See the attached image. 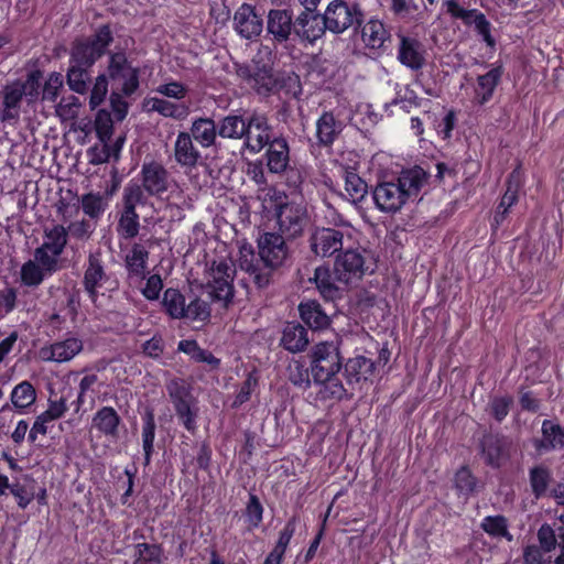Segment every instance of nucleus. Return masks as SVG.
<instances>
[{"mask_svg":"<svg viewBox=\"0 0 564 564\" xmlns=\"http://www.w3.org/2000/svg\"><path fill=\"white\" fill-rule=\"evenodd\" d=\"M80 205L86 216L91 219H97L105 213L108 200L105 195L90 192L82 196Z\"/></svg>","mask_w":564,"mask_h":564,"instance_id":"4c0bfd02","label":"nucleus"},{"mask_svg":"<svg viewBox=\"0 0 564 564\" xmlns=\"http://www.w3.org/2000/svg\"><path fill=\"white\" fill-rule=\"evenodd\" d=\"M36 400V392L32 383L22 381L11 392V402L15 409H26Z\"/></svg>","mask_w":564,"mask_h":564,"instance_id":"ea45409f","label":"nucleus"},{"mask_svg":"<svg viewBox=\"0 0 564 564\" xmlns=\"http://www.w3.org/2000/svg\"><path fill=\"white\" fill-rule=\"evenodd\" d=\"M95 128L98 139L101 143H107L112 133V122L110 115L106 111H99L96 117Z\"/></svg>","mask_w":564,"mask_h":564,"instance_id":"052dcab7","label":"nucleus"},{"mask_svg":"<svg viewBox=\"0 0 564 564\" xmlns=\"http://www.w3.org/2000/svg\"><path fill=\"white\" fill-rule=\"evenodd\" d=\"M394 105H399L402 109L409 111L413 107L420 106L416 93L409 86H404L397 91L393 99Z\"/></svg>","mask_w":564,"mask_h":564,"instance_id":"e2e57ef3","label":"nucleus"},{"mask_svg":"<svg viewBox=\"0 0 564 564\" xmlns=\"http://www.w3.org/2000/svg\"><path fill=\"white\" fill-rule=\"evenodd\" d=\"M551 481L550 471L542 466H538L530 471V484L536 497L545 495Z\"/></svg>","mask_w":564,"mask_h":564,"instance_id":"09e8293b","label":"nucleus"},{"mask_svg":"<svg viewBox=\"0 0 564 564\" xmlns=\"http://www.w3.org/2000/svg\"><path fill=\"white\" fill-rule=\"evenodd\" d=\"M40 83L41 73L33 70L28 74L24 80H14L7 84L1 93L2 107L0 109V120L6 123H17L20 118L23 100L29 105L37 100Z\"/></svg>","mask_w":564,"mask_h":564,"instance_id":"20e7f679","label":"nucleus"},{"mask_svg":"<svg viewBox=\"0 0 564 564\" xmlns=\"http://www.w3.org/2000/svg\"><path fill=\"white\" fill-rule=\"evenodd\" d=\"M118 230L124 238H133L139 232V217L135 210H126L119 219Z\"/></svg>","mask_w":564,"mask_h":564,"instance_id":"864d4df0","label":"nucleus"},{"mask_svg":"<svg viewBox=\"0 0 564 564\" xmlns=\"http://www.w3.org/2000/svg\"><path fill=\"white\" fill-rule=\"evenodd\" d=\"M108 94V77L106 74H100L96 77L93 89L90 91L89 105L95 109L102 104Z\"/></svg>","mask_w":564,"mask_h":564,"instance_id":"4d7b16f0","label":"nucleus"},{"mask_svg":"<svg viewBox=\"0 0 564 564\" xmlns=\"http://www.w3.org/2000/svg\"><path fill=\"white\" fill-rule=\"evenodd\" d=\"M263 508L256 496H251L247 505L246 517L250 528H257L262 521Z\"/></svg>","mask_w":564,"mask_h":564,"instance_id":"338daca9","label":"nucleus"},{"mask_svg":"<svg viewBox=\"0 0 564 564\" xmlns=\"http://www.w3.org/2000/svg\"><path fill=\"white\" fill-rule=\"evenodd\" d=\"M53 422L54 420L48 417L45 412L37 415L29 432V441L33 443L37 440L39 435H45L53 425Z\"/></svg>","mask_w":564,"mask_h":564,"instance_id":"69168bd1","label":"nucleus"},{"mask_svg":"<svg viewBox=\"0 0 564 564\" xmlns=\"http://www.w3.org/2000/svg\"><path fill=\"white\" fill-rule=\"evenodd\" d=\"M178 350L188 355L192 359L198 362H206L216 367L219 360L215 358L209 351L202 349L195 340H181L178 343Z\"/></svg>","mask_w":564,"mask_h":564,"instance_id":"37998d69","label":"nucleus"},{"mask_svg":"<svg viewBox=\"0 0 564 564\" xmlns=\"http://www.w3.org/2000/svg\"><path fill=\"white\" fill-rule=\"evenodd\" d=\"M108 76L115 90L126 96L132 95L139 87V69L131 65L126 54L113 53L109 56Z\"/></svg>","mask_w":564,"mask_h":564,"instance_id":"0eeeda50","label":"nucleus"},{"mask_svg":"<svg viewBox=\"0 0 564 564\" xmlns=\"http://www.w3.org/2000/svg\"><path fill=\"white\" fill-rule=\"evenodd\" d=\"M426 180L425 171L415 166L401 172L394 181L379 183L372 192L376 207L388 214L399 212L410 199L417 197Z\"/></svg>","mask_w":564,"mask_h":564,"instance_id":"7ed1b4c3","label":"nucleus"},{"mask_svg":"<svg viewBox=\"0 0 564 564\" xmlns=\"http://www.w3.org/2000/svg\"><path fill=\"white\" fill-rule=\"evenodd\" d=\"M142 186L150 195H160L169 187V174L165 167L158 162L142 165Z\"/></svg>","mask_w":564,"mask_h":564,"instance_id":"6ab92c4d","label":"nucleus"},{"mask_svg":"<svg viewBox=\"0 0 564 564\" xmlns=\"http://www.w3.org/2000/svg\"><path fill=\"white\" fill-rule=\"evenodd\" d=\"M326 29L324 15L321 17L314 11L302 12L295 21L296 34L311 43L322 37Z\"/></svg>","mask_w":564,"mask_h":564,"instance_id":"412c9836","label":"nucleus"},{"mask_svg":"<svg viewBox=\"0 0 564 564\" xmlns=\"http://www.w3.org/2000/svg\"><path fill=\"white\" fill-rule=\"evenodd\" d=\"M63 76L59 73H52L48 75L44 88H43V99L54 101L59 93V89L63 87Z\"/></svg>","mask_w":564,"mask_h":564,"instance_id":"0e129e2a","label":"nucleus"},{"mask_svg":"<svg viewBox=\"0 0 564 564\" xmlns=\"http://www.w3.org/2000/svg\"><path fill=\"white\" fill-rule=\"evenodd\" d=\"M238 263L247 272L254 273L257 271L258 259L250 245L245 243L239 247Z\"/></svg>","mask_w":564,"mask_h":564,"instance_id":"13d9d810","label":"nucleus"},{"mask_svg":"<svg viewBox=\"0 0 564 564\" xmlns=\"http://www.w3.org/2000/svg\"><path fill=\"white\" fill-rule=\"evenodd\" d=\"M295 29L293 13L288 9H272L267 15V31L274 41L282 43L289 40Z\"/></svg>","mask_w":564,"mask_h":564,"instance_id":"a211bd4d","label":"nucleus"},{"mask_svg":"<svg viewBox=\"0 0 564 564\" xmlns=\"http://www.w3.org/2000/svg\"><path fill=\"white\" fill-rule=\"evenodd\" d=\"M57 270L58 268L34 252L33 258L24 262L20 269L21 283L29 288H36Z\"/></svg>","mask_w":564,"mask_h":564,"instance_id":"dca6fc26","label":"nucleus"},{"mask_svg":"<svg viewBox=\"0 0 564 564\" xmlns=\"http://www.w3.org/2000/svg\"><path fill=\"white\" fill-rule=\"evenodd\" d=\"M360 12L355 6L341 0L332 1L324 13L327 30L333 33H343L359 22Z\"/></svg>","mask_w":564,"mask_h":564,"instance_id":"1a4fd4ad","label":"nucleus"},{"mask_svg":"<svg viewBox=\"0 0 564 564\" xmlns=\"http://www.w3.org/2000/svg\"><path fill=\"white\" fill-rule=\"evenodd\" d=\"M513 178L514 175L511 176V180L508 183L507 191L503 194L501 202L497 208L495 216L496 224H500L505 219L509 208H511L518 200L519 181L517 180L513 182Z\"/></svg>","mask_w":564,"mask_h":564,"instance_id":"c03bdc74","label":"nucleus"},{"mask_svg":"<svg viewBox=\"0 0 564 564\" xmlns=\"http://www.w3.org/2000/svg\"><path fill=\"white\" fill-rule=\"evenodd\" d=\"M162 553L158 545L138 544L134 564H161Z\"/></svg>","mask_w":564,"mask_h":564,"instance_id":"603ef678","label":"nucleus"},{"mask_svg":"<svg viewBox=\"0 0 564 564\" xmlns=\"http://www.w3.org/2000/svg\"><path fill=\"white\" fill-rule=\"evenodd\" d=\"M68 241L67 229L62 225H54L46 228L43 234V242L34 252L41 259L52 263L59 269V257Z\"/></svg>","mask_w":564,"mask_h":564,"instance_id":"6e6552de","label":"nucleus"},{"mask_svg":"<svg viewBox=\"0 0 564 564\" xmlns=\"http://www.w3.org/2000/svg\"><path fill=\"white\" fill-rule=\"evenodd\" d=\"M236 269L231 260L213 261L207 272L206 290L210 297L223 302L225 306L232 300Z\"/></svg>","mask_w":564,"mask_h":564,"instance_id":"423d86ee","label":"nucleus"},{"mask_svg":"<svg viewBox=\"0 0 564 564\" xmlns=\"http://www.w3.org/2000/svg\"><path fill=\"white\" fill-rule=\"evenodd\" d=\"M155 91L164 97L175 99L177 101L184 99L187 95V88L180 82H170L161 84Z\"/></svg>","mask_w":564,"mask_h":564,"instance_id":"680f3d73","label":"nucleus"},{"mask_svg":"<svg viewBox=\"0 0 564 564\" xmlns=\"http://www.w3.org/2000/svg\"><path fill=\"white\" fill-rule=\"evenodd\" d=\"M388 39V32L379 20H369L362 28V41L371 48H380Z\"/></svg>","mask_w":564,"mask_h":564,"instance_id":"c9c22d12","label":"nucleus"},{"mask_svg":"<svg viewBox=\"0 0 564 564\" xmlns=\"http://www.w3.org/2000/svg\"><path fill=\"white\" fill-rule=\"evenodd\" d=\"M345 191L351 202L364 198L367 184L352 171L345 172Z\"/></svg>","mask_w":564,"mask_h":564,"instance_id":"a18cd8bd","label":"nucleus"},{"mask_svg":"<svg viewBox=\"0 0 564 564\" xmlns=\"http://www.w3.org/2000/svg\"><path fill=\"white\" fill-rule=\"evenodd\" d=\"M262 20L256 13L254 7L242 3L235 12L234 29L243 39L252 40L262 32Z\"/></svg>","mask_w":564,"mask_h":564,"instance_id":"ddd939ff","label":"nucleus"},{"mask_svg":"<svg viewBox=\"0 0 564 564\" xmlns=\"http://www.w3.org/2000/svg\"><path fill=\"white\" fill-rule=\"evenodd\" d=\"M174 409L188 431L196 427V410L193 409V398L173 403Z\"/></svg>","mask_w":564,"mask_h":564,"instance_id":"8fccbe9b","label":"nucleus"},{"mask_svg":"<svg viewBox=\"0 0 564 564\" xmlns=\"http://www.w3.org/2000/svg\"><path fill=\"white\" fill-rule=\"evenodd\" d=\"M259 256L265 265L276 268L288 258V248L281 235L265 232L258 240Z\"/></svg>","mask_w":564,"mask_h":564,"instance_id":"f8f14e48","label":"nucleus"},{"mask_svg":"<svg viewBox=\"0 0 564 564\" xmlns=\"http://www.w3.org/2000/svg\"><path fill=\"white\" fill-rule=\"evenodd\" d=\"M289 145L282 138L273 139L267 151V165L272 173H282L289 165Z\"/></svg>","mask_w":564,"mask_h":564,"instance_id":"c756f323","label":"nucleus"},{"mask_svg":"<svg viewBox=\"0 0 564 564\" xmlns=\"http://www.w3.org/2000/svg\"><path fill=\"white\" fill-rule=\"evenodd\" d=\"M345 377L349 386H358L371 381L375 362L365 356L349 358L344 365Z\"/></svg>","mask_w":564,"mask_h":564,"instance_id":"4be33fe9","label":"nucleus"},{"mask_svg":"<svg viewBox=\"0 0 564 564\" xmlns=\"http://www.w3.org/2000/svg\"><path fill=\"white\" fill-rule=\"evenodd\" d=\"M443 7L452 18L460 19L466 25H474L477 33L489 45L494 46L495 41L490 34V23L485 14L476 9H464L457 0H443Z\"/></svg>","mask_w":564,"mask_h":564,"instance_id":"9d476101","label":"nucleus"},{"mask_svg":"<svg viewBox=\"0 0 564 564\" xmlns=\"http://www.w3.org/2000/svg\"><path fill=\"white\" fill-rule=\"evenodd\" d=\"M310 281L314 282L318 292L326 301H335L341 296V289L337 284V279L327 265H319L315 269L313 278Z\"/></svg>","mask_w":564,"mask_h":564,"instance_id":"a878e982","label":"nucleus"},{"mask_svg":"<svg viewBox=\"0 0 564 564\" xmlns=\"http://www.w3.org/2000/svg\"><path fill=\"white\" fill-rule=\"evenodd\" d=\"M295 525L292 521L285 524L280 532L278 542L273 550L269 553L263 564H281L286 547L294 534Z\"/></svg>","mask_w":564,"mask_h":564,"instance_id":"58836bf2","label":"nucleus"},{"mask_svg":"<svg viewBox=\"0 0 564 564\" xmlns=\"http://www.w3.org/2000/svg\"><path fill=\"white\" fill-rule=\"evenodd\" d=\"M344 124L334 113L325 111L316 121V138L323 145H330L343 131Z\"/></svg>","mask_w":564,"mask_h":564,"instance_id":"cd10ccee","label":"nucleus"},{"mask_svg":"<svg viewBox=\"0 0 564 564\" xmlns=\"http://www.w3.org/2000/svg\"><path fill=\"white\" fill-rule=\"evenodd\" d=\"M148 111L158 112L163 117L176 120L185 119L189 113V108L183 102H175L160 97H148L143 101Z\"/></svg>","mask_w":564,"mask_h":564,"instance_id":"393cba45","label":"nucleus"},{"mask_svg":"<svg viewBox=\"0 0 564 564\" xmlns=\"http://www.w3.org/2000/svg\"><path fill=\"white\" fill-rule=\"evenodd\" d=\"M340 369L341 360L337 345L324 341L313 347L311 372L317 389V401L333 403L346 398L347 391L338 377Z\"/></svg>","mask_w":564,"mask_h":564,"instance_id":"f257e3e1","label":"nucleus"},{"mask_svg":"<svg viewBox=\"0 0 564 564\" xmlns=\"http://www.w3.org/2000/svg\"><path fill=\"white\" fill-rule=\"evenodd\" d=\"M398 59L402 65L413 70L422 68L425 64V50L423 44L414 37L400 36Z\"/></svg>","mask_w":564,"mask_h":564,"instance_id":"aec40b11","label":"nucleus"},{"mask_svg":"<svg viewBox=\"0 0 564 564\" xmlns=\"http://www.w3.org/2000/svg\"><path fill=\"white\" fill-rule=\"evenodd\" d=\"M162 304L172 318H183L185 314V299L180 291L167 289L164 292Z\"/></svg>","mask_w":564,"mask_h":564,"instance_id":"a19ab883","label":"nucleus"},{"mask_svg":"<svg viewBox=\"0 0 564 564\" xmlns=\"http://www.w3.org/2000/svg\"><path fill=\"white\" fill-rule=\"evenodd\" d=\"M210 315V308L205 301L196 299L185 307L183 318L192 322H205Z\"/></svg>","mask_w":564,"mask_h":564,"instance_id":"6e6d98bb","label":"nucleus"},{"mask_svg":"<svg viewBox=\"0 0 564 564\" xmlns=\"http://www.w3.org/2000/svg\"><path fill=\"white\" fill-rule=\"evenodd\" d=\"M200 158L192 137L187 132H180L174 143V159L183 167H194Z\"/></svg>","mask_w":564,"mask_h":564,"instance_id":"bb28decb","label":"nucleus"},{"mask_svg":"<svg viewBox=\"0 0 564 564\" xmlns=\"http://www.w3.org/2000/svg\"><path fill=\"white\" fill-rule=\"evenodd\" d=\"M482 455L491 466H499L505 458V443L501 438L487 435L481 441Z\"/></svg>","mask_w":564,"mask_h":564,"instance_id":"e433bc0d","label":"nucleus"},{"mask_svg":"<svg viewBox=\"0 0 564 564\" xmlns=\"http://www.w3.org/2000/svg\"><path fill=\"white\" fill-rule=\"evenodd\" d=\"M80 102L77 97L63 98L56 106L55 112L63 121H70L77 118Z\"/></svg>","mask_w":564,"mask_h":564,"instance_id":"5fc2aeb1","label":"nucleus"},{"mask_svg":"<svg viewBox=\"0 0 564 564\" xmlns=\"http://www.w3.org/2000/svg\"><path fill=\"white\" fill-rule=\"evenodd\" d=\"M455 487L464 495H468L475 490L476 480L467 467H462L455 474Z\"/></svg>","mask_w":564,"mask_h":564,"instance_id":"bf43d9fd","label":"nucleus"},{"mask_svg":"<svg viewBox=\"0 0 564 564\" xmlns=\"http://www.w3.org/2000/svg\"><path fill=\"white\" fill-rule=\"evenodd\" d=\"M299 310L301 318L311 328L322 329L329 324L328 316L322 311L321 305L315 301L301 303Z\"/></svg>","mask_w":564,"mask_h":564,"instance_id":"f704fd0d","label":"nucleus"},{"mask_svg":"<svg viewBox=\"0 0 564 564\" xmlns=\"http://www.w3.org/2000/svg\"><path fill=\"white\" fill-rule=\"evenodd\" d=\"M278 224L282 232L289 237H296L306 225V212L300 205L285 204L278 213Z\"/></svg>","mask_w":564,"mask_h":564,"instance_id":"f3484780","label":"nucleus"},{"mask_svg":"<svg viewBox=\"0 0 564 564\" xmlns=\"http://www.w3.org/2000/svg\"><path fill=\"white\" fill-rule=\"evenodd\" d=\"M377 259L372 251L365 248H348L338 253L334 271L338 282L354 284L365 275L375 272Z\"/></svg>","mask_w":564,"mask_h":564,"instance_id":"39448f33","label":"nucleus"},{"mask_svg":"<svg viewBox=\"0 0 564 564\" xmlns=\"http://www.w3.org/2000/svg\"><path fill=\"white\" fill-rule=\"evenodd\" d=\"M502 76L501 66H495L486 74L477 77L475 87V101L479 105L488 102Z\"/></svg>","mask_w":564,"mask_h":564,"instance_id":"c85d7f7f","label":"nucleus"},{"mask_svg":"<svg viewBox=\"0 0 564 564\" xmlns=\"http://www.w3.org/2000/svg\"><path fill=\"white\" fill-rule=\"evenodd\" d=\"M238 76L259 94L270 91L274 87V78L270 69L254 66H240Z\"/></svg>","mask_w":564,"mask_h":564,"instance_id":"5701e85b","label":"nucleus"},{"mask_svg":"<svg viewBox=\"0 0 564 564\" xmlns=\"http://www.w3.org/2000/svg\"><path fill=\"white\" fill-rule=\"evenodd\" d=\"M112 41L108 26L100 28L91 39L77 40L72 48L67 84L77 94H86L90 80L89 68L105 53Z\"/></svg>","mask_w":564,"mask_h":564,"instance_id":"f03ea898","label":"nucleus"},{"mask_svg":"<svg viewBox=\"0 0 564 564\" xmlns=\"http://www.w3.org/2000/svg\"><path fill=\"white\" fill-rule=\"evenodd\" d=\"M84 348L83 339L72 335L63 340L53 343L41 349V357L44 360L66 362L76 357Z\"/></svg>","mask_w":564,"mask_h":564,"instance_id":"4468645a","label":"nucleus"},{"mask_svg":"<svg viewBox=\"0 0 564 564\" xmlns=\"http://www.w3.org/2000/svg\"><path fill=\"white\" fill-rule=\"evenodd\" d=\"M535 446L540 452L564 449V429L545 420L542 424V437L536 441Z\"/></svg>","mask_w":564,"mask_h":564,"instance_id":"7c9ffc66","label":"nucleus"},{"mask_svg":"<svg viewBox=\"0 0 564 564\" xmlns=\"http://www.w3.org/2000/svg\"><path fill=\"white\" fill-rule=\"evenodd\" d=\"M344 246V234L334 228H316L310 237L311 251L316 257H330Z\"/></svg>","mask_w":564,"mask_h":564,"instance_id":"9b49d317","label":"nucleus"},{"mask_svg":"<svg viewBox=\"0 0 564 564\" xmlns=\"http://www.w3.org/2000/svg\"><path fill=\"white\" fill-rule=\"evenodd\" d=\"M155 436V421L152 412H147L143 417L142 443L145 456V464H149L150 456L153 451V442Z\"/></svg>","mask_w":564,"mask_h":564,"instance_id":"de8ad7c7","label":"nucleus"},{"mask_svg":"<svg viewBox=\"0 0 564 564\" xmlns=\"http://www.w3.org/2000/svg\"><path fill=\"white\" fill-rule=\"evenodd\" d=\"M481 528L492 536H505L509 541L512 540V535L509 534L507 529V520L501 516L486 517L481 522Z\"/></svg>","mask_w":564,"mask_h":564,"instance_id":"3c124183","label":"nucleus"},{"mask_svg":"<svg viewBox=\"0 0 564 564\" xmlns=\"http://www.w3.org/2000/svg\"><path fill=\"white\" fill-rule=\"evenodd\" d=\"M246 123L239 116H227L221 120L218 133L223 138L240 139L246 133Z\"/></svg>","mask_w":564,"mask_h":564,"instance_id":"79ce46f5","label":"nucleus"},{"mask_svg":"<svg viewBox=\"0 0 564 564\" xmlns=\"http://www.w3.org/2000/svg\"><path fill=\"white\" fill-rule=\"evenodd\" d=\"M120 417L111 406H104L93 417V426L106 436L116 437Z\"/></svg>","mask_w":564,"mask_h":564,"instance_id":"2f4dec72","label":"nucleus"},{"mask_svg":"<svg viewBox=\"0 0 564 564\" xmlns=\"http://www.w3.org/2000/svg\"><path fill=\"white\" fill-rule=\"evenodd\" d=\"M191 133V137L203 148H209L215 143L217 128L214 120L209 118H198L193 121Z\"/></svg>","mask_w":564,"mask_h":564,"instance_id":"72a5a7b5","label":"nucleus"},{"mask_svg":"<svg viewBox=\"0 0 564 564\" xmlns=\"http://www.w3.org/2000/svg\"><path fill=\"white\" fill-rule=\"evenodd\" d=\"M107 281L108 276L104 271L99 256L90 254L84 275V285L93 302L97 299L98 290L102 288Z\"/></svg>","mask_w":564,"mask_h":564,"instance_id":"b1692460","label":"nucleus"},{"mask_svg":"<svg viewBox=\"0 0 564 564\" xmlns=\"http://www.w3.org/2000/svg\"><path fill=\"white\" fill-rule=\"evenodd\" d=\"M246 147L252 153H259L270 141V127L263 115H252L246 123Z\"/></svg>","mask_w":564,"mask_h":564,"instance_id":"2eb2a0df","label":"nucleus"},{"mask_svg":"<svg viewBox=\"0 0 564 564\" xmlns=\"http://www.w3.org/2000/svg\"><path fill=\"white\" fill-rule=\"evenodd\" d=\"M111 149L107 143L95 145L87 150L88 162L93 165H99L109 161Z\"/></svg>","mask_w":564,"mask_h":564,"instance_id":"774afa93","label":"nucleus"},{"mask_svg":"<svg viewBox=\"0 0 564 564\" xmlns=\"http://www.w3.org/2000/svg\"><path fill=\"white\" fill-rule=\"evenodd\" d=\"M281 344L291 352L304 350L308 344L306 329L300 324H288L283 329Z\"/></svg>","mask_w":564,"mask_h":564,"instance_id":"473e14b6","label":"nucleus"},{"mask_svg":"<svg viewBox=\"0 0 564 564\" xmlns=\"http://www.w3.org/2000/svg\"><path fill=\"white\" fill-rule=\"evenodd\" d=\"M148 251L141 245H134L127 254L126 262L129 271L133 274H142L145 270Z\"/></svg>","mask_w":564,"mask_h":564,"instance_id":"49530a36","label":"nucleus"}]
</instances>
